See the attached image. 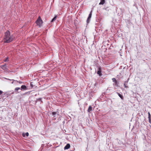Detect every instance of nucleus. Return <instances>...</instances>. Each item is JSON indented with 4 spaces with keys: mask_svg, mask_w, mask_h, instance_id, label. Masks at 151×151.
<instances>
[{
    "mask_svg": "<svg viewBox=\"0 0 151 151\" xmlns=\"http://www.w3.org/2000/svg\"><path fill=\"white\" fill-rule=\"evenodd\" d=\"M14 38V36L11 34L9 31H7L5 33L4 38V42L9 43L12 41Z\"/></svg>",
    "mask_w": 151,
    "mask_h": 151,
    "instance_id": "f257e3e1",
    "label": "nucleus"
},
{
    "mask_svg": "<svg viewBox=\"0 0 151 151\" xmlns=\"http://www.w3.org/2000/svg\"><path fill=\"white\" fill-rule=\"evenodd\" d=\"M37 24L39 27H41L43 23L40 17L39 16L36 21Z\"/></svg>",
    "mask_w": 151,
    "mask_h": 151,
    "instance_id": "f03ea898",
    "label": "nucleus"
},
{
    "mask_svg": "<svg viewBox=\"0 0 151 151\" xmlns=\"http://www.w3.org/2000/svg\"><path fill=\"white\" fill-rule=\"evenodd\" d=\"M92 11H91L90 14L89 15V16L87 18V23H88L90 21V19L91 18V15H92Z\"/></svg>",
    "mask_w": 151,
    "mask_h": 151,
    "instance_id": "7ed1b4c3",
    "label": "nucleus"
},
{
    "mask_svg": "<svg viewBox=\"0 0 151 151\" xmlns=\"http://www.w3.org/2000/svg\"><path fill=\"white\" fill-rule=\"evenodd\" d=\"M1 67L4 70H6L7 69L6 64H5L3 65H1Z\"/></svg>",
    "mask_w": 151,
    "mask_h": 151,
    "instance_id": "20e7f679",
    "label": "nucleus"
},
{
    "mask_svg": "<svg viewBox=\"0 0 151 151\" xmlns=\"http://www.w3.org/2000/svg\"><path fill=\"white\" fill-rule=\"evenodd\" d=\"M70 147V145L69 144H67L64 147V149L65 150L68 149Z\"/></svg>",
    "mask_w": 151,
    "mask_h": 151,
    "instance_id": "39448f33",
    "label": "nucleus"
},
{
    "mask_svg": "<svg viewBox=\"0 0 151 151\" xmlns=\"http://www.w3.org/2000/svg\"><path fill=\"white\" fill-rule=\"evenodd\" d=\"M97 73L98 74H99V76L101 75V67H99V70L97 71Z\"/></svg>",
    "mask_w": 151,
    "mask_h": 151,
    "instance_id": "423d86ee",
    "label": "nucleus"
},
{
    "mask_svg": "<svg viewBox=\"0 0 151 151\" xmlns=\"http://www.w3.org/2000/svg\"><path fill=\"white\" fill-rule=\"evenodd\" d=\"M21 89L26 90L27 89V87L25 85H22L21 87Z\"/></svg>",
    "mask_w": 151,
    "mask_h": 151,
    "instance_id": "0eeeda50",
    "label": "nucleus"
},
{
    "mask_svg": "<svg viewBox=\"0 0 151 151\" xmlns=\"http://www.w3.org/2000/svg\"><path fill=\"white\" fill-rule=\"evenodd\" d=\"M92 107L91 106H90L88 110V112H90L91 111H92Z\"/></svg>",
    "mask_w": 151,
    "mask_h": 151,
    "instance_id": "6e6552de",
    "label": "nucleus"
},
{
    "mask_svg": "<svg viewBox=\"0 0 151 151\" xmlns=\"http://www.w3.org/2000/svg\"><path fill=\"white\" fill-rule=\"evenodd\" d=\"M112 81L113 82L116 83V86L118 85V83L117 81H116V79L115 78H113L112 79Z\"/></svg>",
    "mask_w": 151,
    "mask_h": 151,
    "instance_id": "1a4fd4ad",
    "label": "nucleus"
},
{
    "mask_svg": "<svg viewBox=\"0 0 151 151\" xmlns=\"http://www.w3.org/2000/svg\"><path fill=\"white\" fill-rule=\"evenodd\" d=\"M5 78L6 79L8 80H10V81H15L16 82L19 83H22V82H21V81H17L15 80H14L13 79L10 80V79H7V78Z\"/></svg>",
    "mask_w": 151,
    "mask_h": 151,
    "instance_id": "9d476101",
    "label": "nucleus"
},
{
    "mask_svg": "<svg viewBox=\"0 0 151 151\" xmlns=\"http://www.w3.org/2000/svg\"><path fill=\"white\" fill-rule=\"evenodd\" d=\"M29 133L28 132H27L26 133H23L22 134V136L23 137H25V136H26L27 137H28L29 136Z\"/></svg>",
    "mask_w": 151,
    "mask_h": 151,
    "instance_id": "9b49d317",
    "label": "nucleus"
},
{
    "mask_svg": "<svg viewBox=\"0 0 151 151\" xmlns=\"http://www.w3.org/2000/svg\"><path fill=\"white\" fill-rule=\"evenodd\" d=\"M105 0H101V2L99 3V5H100V4L103 5V4H104V3H105Z\"/></svg>",
    "mask_w": 151,
    "mask_h": 151,
    "instance_id": "f8f14e48",
    "label": "nucleus"
},
{
    "mask_svg": "<svg viewBox=\"0 0 151 151\" xmlns=\"http://www.w3.org/2000/svg\"><path fill=\"white\" fill-rule=\"evenodd\" d=\"M57 16L56 15L55 16V17L52 19V20L51 21V22H53L54 21H55L56 19V18H57Z\"/></svg>",
    "mask_w": 151,
    "mask_h": 151,
    "instance_id": "ddd939ff",
    "label": "nucleus"
},
{
    "mask_svg": "<svg viewBox=\"0 0 151 151\" xmlns=\"http://www.w3.org/2000/svg\"><path fill=\"white\" fill-rule=\"evenodd\" d=\"M118 96L121 98L122 99H123V97L122 95V94H121L119 93H117Z\"/></svg>",
    "mask_w": 151,
    "mask_h": 151,
    "instance_id": "4468645a",
    "label": "nucleus"
},
{
    "mask_svg": "<svg viewBox=\"0 0 151 151\" xmlns=\"http://www.w3.org/2000/svg\"><path fill=\"white\" fill-rule=\"evenodd\" d=\"M20 88H19V87H17V88H15V91H17L18 90H20Z\"/></svg>",
    "mask_w": 151,
    "mask_h": 151,
    "instance_id": "2eb2a0df",
    "label": "nucleus"
},
{
    "mask_svg": "<svg viewBox=\"0 0 151 151\" xmlns=\"http://www.w3.org/2000/svg\"><path fill=\"white\" fill-rule=\"evenodd\" d=\"M57 114V112H53L52 113V114L53 115H54Z\"/></svg>",
    "mask_w": 151,
    "mask_h": 151,
    "instance_id": "dca6fc26",
    "label": "nucleus"
},
{
    "mask_svg": "<svg viewBox=\"0 0 151 151\" xmlns=\"http://www.w3.org/2000/svg\"><path fill=\"white\" fill-rule=\"evenodd\" d=\"M148 119H150V118L151 115H150V114L149 112H148Z\"/></svg>",
    "mask_w": 151,
    "mask_h": 151,
    "instance_id": "f3484780",
    "label": "nucleus"
},
{
    "mask_svg": "<svg viewBox=\"0 0 151 151\" xmlns=\"http://www.w3.org/2000/svg\"><path fill=\"white\" fill-rule=\"evenodd\" d=\"M124 87L125 88H128V87L127 86V84H126L125 83H124Z\"/></svg>",
    "mask_w": 151,
    "mask_h": 151,
    "instance_id": "a211bd4d",
    "label": "nucleus"
},
{
    "mask_svg": "<svg viewBox=\"0 0 151 151\" xmlns=\"http://www.w3.org/2000/svg\"><path fill=\"white\" fill-rule=\"evenodd\" d=\"M8 58H6V59H5L4 60V62H6L7 61V60H8Z\"/></svg>",
    "mask_w": 151,
    "mask_h": 151,
    "instance_id": "6ab92c4d",
    "label": "nucleus"
},
{
    "mask_svg": "<svg viewBox=\"0 0 151 151\" xmlns=\"http://www.w3.org/2000/svg\"><path fill=\"white\" fill-rule=\"evenodd\" d=\"M113 85L115 86H116V83L114 82V83H113Z\"/></svg>",
    "mask_w": 151,
    "mask_h": 151,
    "instance_id": "aec40b11",
    "label": "nucleus"
},
{
    "mask_svg": "<svg viewBox=\"0 0 151 151\" xmlns=\"http://www.w3.org/2000/svg\"><path fill=\"white\" fill-rule=\"evenodd\" d=\"M3 92L2 91L0 90V95Z\"/></svg>",
    "mask_w": 151,
    "mask_h": 151,
    "instance_id": "412c9836",
    "label": "nucleus"
},
{
    "mask_svg": "<svg viewBox=\"0 0 151 151\" xmlns=\"http://www.w3.org/2000/svg\"><path fill=\"white\" fill-rule=\"evenodd\" d=\"M149 122L151 123V119H150H150H149Z\"/></svg>",
    "mask_w": 151,
    "mask_h": 151,
    "instance_id": "4be33fe9",
    "label": "nucleus"
},
{
    "mask_svg": "<svg viewBox=\"0 0 151 151\" xmlns=\"http://www.w3.org/2000/svg\"><path fill=\"white\" fill-rule=\"evenodd\" d=\"M97 84V83H95V84H94V86H96Z\"/></svg>",
    "mask_w": 151,
    "mask_h": 151,
    "instance_id": "5701e85b",
    "label": "nucleus"
},
{
    "mask_svg": "<svg viewBox=\"0 0 151 151\" xmlns=\"http://www.w3.org/2000/svg\"><path fill=\"white\" fill-rule=\"evenodd\" d=\"M13 81V82L12 83H14V81Z\"/></svg>",
    "mask_w": 151,
    "mask_h": 151,
    "instance_id": "b1692460",
    "label": "nucleus"
}]
</instances>
